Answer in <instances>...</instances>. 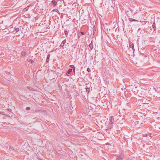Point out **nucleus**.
Listing matches in <instances>:
<instances>
[{"instance_id":"a211bd4d","label":"nucleus","mask_w":160,"mask_h":160,"mask_svg":"<svg viewBox=\"0 0 160 160\" xmlns=\"http://www.w3.org/2000/svg\"><path fill=\"white\" fill-rule=\"evenodd\" d=\"M50 57V54H49L47 55V59H49Z\"/></svg>"},{"instance_id":"423d86ee","label":"nucleus","mask_w":160,"mask_h":160,"mask_svg":"<svg viewBox=\"0 0 160 160\" xmlns=\"http://www.w3.org/2000/svg\"><path fill=\"white\" fill-rule=\"evenodd\" d=\"M72 69H68V71L67 73H66V74L68 75L70 74L71 72L72 71Z\"/></svg>"},{"instance_id":"f03ea898","label":"nucleus","mask_w":160,"mask_h":160,"mask_svg":"<svg viewBox=\"0 0 160 160\" xmlns=\"http://www.w3.org/2000/svg\"><path fill=\"white\" fill-rule=\"evenodd\" d=\"M112 123L111 122H109L108 125V128L106 130L110 129L112 128Z\"/></svg>"},{"instance_id":"aec40b11","label":"nucleus","mask_w":160,"mask_h":160,"mask_svg":"<svg viewBox=\"0 0 160 160\" xmlns=\"http://www.w3.org/2000/svg\"><path fill=\"white\" fill-rule=\"evenodd\" d=\"M29 7H28V6L27 7V8H25L24 9V10L25 11H27L28 9V8H29Z\"/></svg>"},{"instance_id":"4be33fe9","label":"nucleus","mask_w":160,"mask_h":160,"mask_svg":"<svg viewBox=\"0 0 160 160\" xmlns=\"http://www.w3.org/2000/svg\"><path fill=\"white\" fill-rule=\"evenodd\" d=\"M49 59H46V62H48V61H49Z\"/></svg>"},{"instance_id":"6ab92c4d","label":"nucleus","mask_w":160,"mask_h":160,"mask_svg":"<svg viewBox=\"0 0 160 160\" xmlns=\"http://www.w3.org/2000/svg\"><path fill=\"white\" fill-rule=\"evenodd\" d=\"M19 31V29L18 28H16L15 29V31L16 32H18Z\"/></svg>"},{"instance_id":"9d476101","label":"nucleus","mask_w":160,"mask_h":160,"mask_svg":"<svg viewBox=\"0 0 160 160\" xmlns=\"http://www.w3.org/2000/svg\"><path fill=\"white\" fill-rule=\"evenodd\" d=\"M152 28L154 29V30H155L156 29V27L155 26V23L154 22L153 23L152 25Z\"/></svg>"},{"instance_id":"f257e3e1","label":"nucleus","mask_w":160,"mask_h":160,"mask_svg":"<svg viewBox=\"0 0 160 160\" xmlns=\"http://www.w3.org/2000/svg\"><path fill=\"white\" fill-rule=\"evenodd\" d=\"M117 157L116 160H122L124 157V156L123 155H119V156H117Z\"/></svg>"},{"instance_id":"f3484780","label":"nucleus","mask_w":160,"mask_h":160,"mask_svg":"<svg viewBox=\"0 0 160 160\" xmlns=\"http://www.w3.org/2000/svg\"><path fill=\"white\" fill-rule=\"evenodd\" d=\"M87 71L89 72H91L90 69L88 68H87Z\"/></svg>"},{"instance_id":"5701e85b","label":"nucleus","mask_w":160,"mask_h":160,"mask_svg":"<svg viewBox=\"0 0 160 160\" xmlns=\"http://www.w3.org/2000/svg\"><path fill=\"white\" fill-rule=\"evenodd\" d=\"M81 34H82V35H84V32H81Z\"/></svg>"},{"instance_id":"1a4fd4ad","label":"nucleus","mask_w":160,"mask_h":160,"mask_svg":"<svg viewBox=\"0 0 160 160\" xmlns=\"http://www.w3.org/2000/svg\"><path fill=\"white\" fill-rule=\"evenodd\" d=\"M89 47L91 50H92V48H93V45H92V42H91L89 44Z\"/></svg>"},{"instance_id":"dca6fc26","label":"nucleus","mask_w":160,"mask_h":160,"mask_svg":"<svg viewBox=\"0 0 160 160\" xmlns=\"http://www.w3.org/2000/svg\"><path fill=\"white\" fill-rule=\"evenodd\" d=\"M64 33H65V35L66 36H67L68 35V32L67 31H66V30H65V31H64Z\"/></svg>"},{"instance_id":"7ed1b4c3","label":"nucleus","mask_w":160,"mask_h":160,"mask_svg":"<svg viewBox=\"0 0 160 160\" xmlns=\"http://www.w3.org/2000/svg\"><path fill=\"white\" fill-rule=\"evenodd\" d=\"M66 43V40H64L61 43V45H60L59 47H63L64 46L65 44Z\"/></svg>"},{"instance_id":"f8f14e48","label":"nucleus","mask_w":160,"mask_h":160,"mask_svg":"<svg viewBox=\"0 0 160 160\" xmlns=\"http://www.w3.org/2000/svg\"><path fill=\"white\" fill-rule=\"evenodd\" d=\"M21 54L22 56H24L26 54V53L24 51H23L22 53Z\"/></svg>"},{"instance_id":"2eb2a0df","label":"nucleus","mask_w":160,"mask_h":160,"mask_svg":"<svg viewBox=\"0 0 160 160\" xmlns=\"http://www.w3.org/2000/svg\"><path fill=\"white\" fill-rule=\"evenodd\" d=\"M86 91H87L89 93V91H90V89L89 88H86Z\"/></svg>"},{"instance_id":"412c9836","label":"nucleus","mask_w":160,"mask_h":160,"mask_svg":"<svg viewBox=\"0 0 160 160\" xmlns=\"http://www.w3.org/2000/svg\"><path fill=\"white\" fill-rule=\"evenodd\" d=\"M26 109L27 110H30V108L29 107H27L26 108Z\"/></svg>"},{"instance_id":"9b49d317","label":"nucleus","mask_w":160,"mask_h":160,"mask_svg":"<svg viewBox=\"0 0 160 160\" xmlns=\"http://www.w3.org/2000/svg\"><path fill=\"white\" fill-rule=\"evenodd\" d=\"M70 67L73 69V70L74 72H75V68L74 65H70Z\"/></svg>"},{"instance_id":"39448f33","label":"nucleus","mask_w":160,"mask_h":160,"mask_svg":"<svg viewBox=\"0 0 160 160\" xmlns=\"http://www.w3.org/2000/svg\"><path fill=\"white\" fill-rule=\"evenodd\" d=\"M52 3L53 4V6H55L57 4V2L55 0H53L52 2Z\"/></svg>"},{"instance_id":"20e7f679","label":"nucleus","mask_w":160,"mask_h":160,"mask_svg":"<svg viewBox=\"0 0 160 160\" xmlns=\"http://www.w3.org/2000/svg\"><path fill=\"white\" fill-rule=\"evenodd\" d=\"M109 121L110 122H111V123H113V122H114V118H113V117L111 116L110 117V118H109Z\"/></svg>"},{"instance_id":"4468645a","label":"nucleus","mask_w":160,"mask_h":160,"mask_svg":"<svg viewBox=\"0 0 160 160\" xmlns=\"http://www.w3.org/2000/svg\"><path fill=\"white\" fill-rule=\"evenodd\" d=\"M27 60H28V62H30V61L32 63L34 62V61H33V60L31 59H27Z\"/></svg>"},{"instance_id":"0eeeda50","label":"nucleus","mask_w":160,"mask_h":160,"mask_svg":"<svg viewBox=\"0 0 160 160\" xmlns=\"http://www.w3.org/2000/svg\"><path fill=\"white\" fill-rule=\"evenodd\" d=\"M129 47L130 48H134V45L132 42H131L129 44Z\"/></svg>"},{"instance_id":"6e6552de","label":"nucleus","mask_w":160,"mask_h":160,"mask_svg":"<svg viewBox=\"0 0 160 160\" xmlns=\"http://www.w3.org/2000/svg\"><path fill=\"white\" fill-rule=\"evenodd\" d=\"M129 20L130 22H132V21L136 22V21H138L137 20H136L135 19H134L131 18H129Z\"/></svg>"},{"instance_id":"ddd939ff","label":"nucleus","mask_w":160,"mask_h":160,"mask_svg":"<svg viewBox=\"0 0 160 160\" xmlns=\"http://www.w3.org/2000/svg\"><path fill=\"white\" fill-rule=\"evenodd\" d=\"M129 49L130 50V51H131L132 52H134V48H129Z\"/></svg>"}]
</instances>
